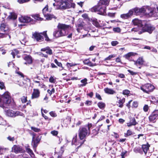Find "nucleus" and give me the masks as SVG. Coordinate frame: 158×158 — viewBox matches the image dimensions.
<instances>
[{"label": "nucleus", "instance_id": "obj_1", "mask_svg": "<svg viewBox=\"0 0 158 158\" xmlns=\"http://www.w3.org/2000/svg\"><path fill=\"white\" fill-rule=\"evenodd\" d=\"M110 0H100L97 6L92 8L90 10L92 12H98V14L105 15H106V6L109 5Z\"/></svg>", "mask_w": 158, "mask_h": 158}, {"label": "nucleus", "instance_id": "obj_2", "mask_svg": "<svg viewBox=\"0 0 158 158\" xmlns=\"http://www.w3.org/2000/svg\"><path fill=\"white\" fill-rule=\"evenodd\" d=\"M69 27V25L59 23L57 26L58 29L55 30L53 33L54 37L57 38L66 35Z\"/></svg>", "mask_w": 158, "mask_h": 158}, {"label": "nucleus", "instance_id": "obj_3", "mask_svg": "<svg viewBox=\"0 0 158 158\" xmlns=\"http://www.w3.org/2000/svg\"><path fill=\"white\" fill-rule=\"evenodd\" d=\"M11 102V97L10 93L5 92L1 96L0 95V107L3 109L8 108Z\"/></svg>", "mask_w": 158, "mask_h": 158}, {"label": "nucleus", "instance_id": "obj_4", "mask_svg": "<svg viewBox=\"0 0 158 158\" xmlns=\"http://www.w3.org/2000/svg\"><path fill=\"white\" fill-rule=\"evenodd\" d=\"M146 9H148L150 11L149 15L151 16H155L154 13V10L155 9L154 8H151L149 6H143L141 8L135 7L133 9H131L133 11V14L134 13V14L136 15H139L141 14L144 13L146 11Z\"/></svg>", "mask_w": 158, "mask_h": 158}, {"label": "nucleus", "instance_id": "obj_5", "mask_svg": "<svg viewBox=\"0 0 158 158\" xmlns=\"http://www.w3.org/2000/svg\"><path fill=\"white\" fill-rule=\"evenodd\" d=\"M53 5L56 9H65L69 8V3L66 0H54Z\"/></svg>", "mask_w": 158, "mask_h": 158}, {"label": "nucleus", "instance_id": "obj_6", "mask_svg": "<svg viewBox=\"0 0 158 158\" xmlns=\"http://www.w3.org/2000/svg\"><path fill=\"white\" fill-rule=\"evenodd\" d=\"M90 126L88 125L85 127H83L80 129L79 132V136L80 139L82 140L84 139L87 135L88 131L89 130Z\"/></svg>", "mask_w": 158, "mask_h": 158}, {"label": "nucleus", "instance_id": "obj_7", "mask_svg": "<svg viewBox=\"0 0 158 158\" xmlns=\"http://www.w3.org/2000/svg\"><path fill=\"white\" fill-rule=\"evenodd\" d=\"M140 89L143 92L148 94L153 91L155 89V87L151 84L148 83L140 87Z\"/></svg>", "mask_w": 158, "mask_h": 158}, {"label": "nucleus", "instance_id": "obj_8", "mask_svg": "<svg viewBox=\"0 0 158 158\" xmlns=\"http://www.w3.org/2000/svg\"><path fill=\"white\" fill-rule=\"evenodd\" d=\"M48 6L46 5L43 9L42 12L46 19L50 20L52 18H55V16L53 15L49 14L50 11L48 10Z\"/></svg>", "mask_w": 158, "mask_h": 158}, {"label": "nucleus", "instance_id": "obj_9", "mask_svg": "<svg viewBox=\"0 0 158 158\" xmlns=\"http://www.w3.org/2000/svg\"><path fill=\"white\" fill-rule=\"evenodd\" d=\"M30 134L32 135V140L31 142V144L33 146L34 150L35 149L38 144L40 141V139L38 137L35 138V135L34 133H30Z\"/></svg>", "mask_w": 158, "mask_h": 158}, {"label": "nucleus", "instance_id": "obj_10", "mask_svg": "<svg viewBox=\"0 0 158 158\" xmlns=\"http://www.w3.org/2000/svg\"><path fill=\"white\" fill-rule=\"evenodd\" d=\"M43 32L39 33L37 32H34L32 34V37L36 41L41 42L44 40L43 36Z\"/></svg>", "mask_w": 158, "mask_h": 158}, {"label": "nucleus", "instance_id": "obj_11", "mask_svg": "<svg viewBox=\"0 0 158 158\" xmlns=\"http://www.w3.org/2000/svg\"><path fill=\"white\" fill-rule=\"evenodd\" d=\"M155 27L150 24H146L143 27H142L141 29H142L143 32H147L151 34L155 29Z\"/></svg>", "mask_w": 158, "mask_h": 158}, {"label": "nucleus", "instance_id": "obj_12", "mask_svg": "<svg viewBox=\"0 0 158 158\" xmlns=\"http://www.w3.org/2000/svg\"><path fill=\"white\" fill-rule=\"evenodd\" d=\"M158 116V110H155L149 117L150 122L154 123L156 121V118Z\"/></svg>", "mask_w": 158, "mask_h": 158}, {"label": "nucleus", "instance_id": "obj_13", "mask_svg": "<svg viewBox=\"0 0 158 158\" xmlns=\"http://www.w3.org/2000/svg\"><path fill=\"white\" fill-rule=\"evenodd\" d=\"M32 19L28 16H22L19 18V21L22 23H27L30 22Z\"/></svg>", "mask_w": 158, "mask_h": 158}, {"label": "nucleus", "instance_id": "obj_14", "mask_svg": "<svg viewBox=\"0 0 158 158\" xmlns=\"http://www.w3.org/2000/svg\"><path fill=\"white\" fill-rule=\"evenodd\" d=\"M40 91L37 89H34L32 94L31 98L32 99L38 98L40 96Z\"/></svg>", "mask_w": 158, "mask_h": 158}, {"label": "nucleus", "instance_id": "obj_15", "mask_svg": "<svg viewBox=\"0 0 158 158\" xmlns=\"http://www.w3.org/2000/svg\"><path fill=\"white\" fill-rule=\"evenodd\" d=\"M22 151V148L19 145H15L12 148V151L16 153L21 152Z\"/></svg>", "mask_w": 158, "mask_h": 158}, {"label": "nucleus", "instance_id": "obj_16", "mask_svg": "<svg viewBox=\"0 0 158 158\" xmlns=\"http://www.w3.org/2000/svg\"><path fill=\"white\" fill-rule=\"evenodd\" d=\"M133 24L135 25H137L139 27V29H141L143 26L141 20H139L137 19H135L132 20Z\"/></svg>", "mask_w": 158, "mask_h": 158}, {"label": "nucleus", "instance_id": "obj_17", "mask_svg": "<svg viewBox=\"0 0 158 158\" xmlns=\"http://www.w3.org/2000/svg\"><path fill=\"white\" fill-rule=\"evenodd\" d=\"M133 15V11L132 10H130L128 12L127 14L121 15L120 17L121 18L126 19L130 17Z\"/></svg>", "mask_w": 158, "mask_h": 158}, {"label": "nucleus", "instance_id": "obj_18", "mask_svg": "<svg viewBox=\"0 0 158 158\" xmlns=\"http://www.w3.org/2000/svg\"><path fill=\"white\" fill-rule=\"evenodd\" d=\"M125 101V98H123L121 99L119 98L116 102L117 103V105L118 107L122 108L123 106V104Z\"/></svg>", "mask_w": 158, "mask_h": 158}, {"label": "nucleus", "instance_id": "obj_19", "mask_svg": "<svg viewBox=\"0 0 158 158\" xmlns=\"http://www.w3.org/2000/svg\"><path fill=\"white\" fill-rule=\"evenodd\" d=\"M24 59L26 61L24 63L25 64H30L32 63V59L31 56L30 55H26L23 57Z\"/></svg>", "mask_w": 158, "mask_h": 158}, {"label": "nucleus", "instance_id": "obj_20", "mask_svg": "<svg viewBox=\"0 0 158 158\" xmlns=\"http://www.w3.org/2000/svg\"><path fill=\"white\" fill-rule=\"evenodd\" d=\"M104 90L106 93L108 94H114L116 93L115 91L111 88H106L104 89Z\"/></svg>", "mask_w": 158, "mask_h": 158}, {"label": "nucleus", "instance_id": "obj_21", "mask_svg": "<svg viewBox=\"0 0 158 158\" xmlns=\"http://www.w3.org/2000/svg\"><path fill=\"white\" fill-rule=\"evenodd\" d=\"M84 25V23L82 21L81 22L80 21H79L77 22L76 26L77 27V30L78 32H80V30L82 29Z\"/></svg>", "mask_w": 158, "mask_h": 158}, {"label": "nucleus", "instance_id": "obj_22", "mask_svg": "<svg viewBox=\"0 0 158 158\" xmlns=\"http://www.w3.org/2000/svg\"><path fill=\"white\" fill-rule=\"evenodd\" d=\"M144 60L142 57H139L135 62V64L137 66L142 65L144 63Z\"/></svg>", "mask_w": 158, "mask_h": 158}, {"label": "nucleus", "instance_id": "obj_23", "mask_svg": "<svg viewBox=\"0 0 158 158\" xmlns=\"http://www.w3.org/2000/svg\"><path fill=\"white\" fill-rule=\"evenodd\" d=\"M1 30L3 32H6L9 30V27L7 25L4 23H2L0 26Z\"/></svg>", "mask_w": 158, "mask_h": 158}, {"label": "nucleus", "instance_id": "obj_24", "mask_svg": "<svg viewBox=\"0 0 158 158\" xmlns=\"http://www.w3.org/2000/svg\"><path fill=\"white\" fill-rule=\"evenodd\" d=\"M85 64H87L90 66H93L96 65L95 63H93L90 61L89 59H86L83 61Z\"/></svg>", "mask_w": 158, "mask_h": 158}, {"label": "nucleus", "instance_id": "obj_25", "mask_svg": "<svg viewBox=\"0 0 158 158\" xmlns=\"http://www.w3.org/2000/svg\"><path fill=\"white\" fill-rule=\"evenodd\" d=\"M150 145L148 144H143L142 145V148L145 154H146L149 149Z\"/></svg>", "mask_w": 158, "mask_h": 158}, {"label": "nucleus", "instance_id": "obj_26", "mask_svg": "<svg viewBox=\"0 0 158 158\" xmlns=\"http://www.w3.org/2000/svg\"><path fill=\"white\" fill-rule=\"evenodd\" d=\"M6 114L8 116L15 117V111L12 110H8L6 111Z\"/></svg>", "mask_w": 158, "mask_h": 158}, {"label": "nucleus", "instance_id": "obj_27", "mask_svg": "<svg viewBox=\"0 0 158 158\" xmlns=\"http://www.w3.org/2000/svg\"><path fill=\"white\" fill-rule=\"evenodd\" d=\"M17 18V15L13 12L10 13V15L8 16L7 19H15Z\"/></svg>", "mask_w": 158, "mask_h": 158}, {"label": "nucleus", "instance_id": "obj_28", "mask_svg": "<svg viewBox=\"0 0 158 158\" xmlns=\"http://www.w3.org/2000/svg\"><path fill=\"white\" fill-rule=\"evenodd\" d=\"M33 81L35 83H36L35 86L38 87L40 88H43L44 86L42 83H41L39 81H36L35 80H33Z\"/></svg>", "mask_w": 158, "mask_h": 158}, {"label": "nucleus", "instance_id": "obj_29", "mask_svg": "<svg viewBox=\"0 0 158 158\" xmlns=\"http://www.w3.org/2000/svg\"><path fill=\"white\" fill-rule=\"evenodd\" d=\"M21 35V36L22 37L21 40L23 42L25 43L27 41V38H28L27 35L25 34H24L23 33Z\"/></svg>", "mask_w": 158, "mask_h": 158}, {"label": "nucleus", "instance_id": "obj_30", "mask_svg": "<svg viewBox=\"0 0 158 158\" xmlns=\"http://www.w3.org/2000/svg\"><path fill=\"white\" fill-rule=\"evenodd\" d=\"M133 133L131 130H128L127 131V132L125 133L124 136L125 137H127L131 135H133Z\"/></svg>", "mask_w": 158, "mask_h": 158}, {"label": "nucleus", "instance_id": "obj_31", "mask_svg": "<svg viewBox=\"0 0 158 158\" xmlns=\"http://www.w3.org/2000/svg\"><path fill=\"white\" fill-rule=\"evenodd\" d=\"M87 79L86 78H84V79L82 80L81 81V82L82 83V84L80 85V87H83L85 86L87 83Z\"/></svg>", "mask_w": 158, "mask_h": 158}, {"label": "nucleus", "instance_id": "obj_32", "mask_svg": "<svg viewBox=\"0 0 158 158\" xmlns=\"http://www.w3.org/2000/svg\"><path fill=\"white\" fill-rule=\"evenodd\" d=\"M98 106L100 109H103L105 108V104L103 102H99L98 103Z\"/></svg>", "mask_w": 158, "mask_h": 158}, {"label": "nucleus", "instance_id": "obj_33", "mask_svg": "<svg viewBox=\"0 0 158 158\" xmlns=\"http://www.w3.org/2000/svg\"><path fill=\"white\" fill-rule=\"evenodd\" d=\"M26 150L27 152L31 156H34V154L32 150H31L29 148L28 146L26 147Z\"/></svg>", "mask_w": 158, "mask_h": 158}, {"label": "nucleus", "instance_id": "obj_34", "mask_svg": "<svg viewBox=\"0 0 158 158\" xmlns=\"http://www.w3.org/2000/svg\"><path fill=\"white\" fill-rule=\"evenodd\" d=\"M19 116H22L23 117H24L25 116L24 114L21 112L19 111H15V117Z\"/></svg>", "mask_w": 158, "mask_h": 158}, {"label": "nucleus", "instance_id": "obj_35", "mask_svg": "<svg viewBox=\"0 0 158 158\" xmlns=\"http://www.w3.org/2000/svg\"><path fill=\"white\" fill-rule=\"evenodd\" d=\"M34 18L37 20L41 21L43 20V19L40 17L39 14L35 15L34 16Z\"/></svg>", "mask_w": 158, "mask_h": 158}, {"label": "nucleus", "instance_id": "obj_36", "mask_svg": "<svg viewBox=\"0 0 158 158\" xmlns=\"http://www.w3.org/2000/svg\"><path fill=\"white\" fill-rule=\"evenodd\" d=\"M135 152L136 153H139L141 154L143 153V151L142 149L139 148H136L134 150Z\"/></svg>", "mask_w": 158, "mask_h": 158}, {"label": "nucleus", "instance_id": "obj_37", "mask_svg": "<svg viewBox=\"0 0 158 158\" xmlns=\"http://www.w3.org/2000/svg\"><path fill=\"white\" fill-rule=\"evenodd\" d=\"M116 56V55L115 54H114L113 55H109L108 57L106 58L104 60H110L111 59L113 58Z\"/></svg>", "mask_w": 158, "mask_h": 158}, {"label": "nucleus", "instance_id": "obj_38", "mask_svg": "<svg viewBox=\"0 0 158 158\" xmlns=\"http://www.w3.org/2000/svg\"><path fill=\"white\" fill-rule=\"evenodd\" d=\"M129 122H130L133 126H135L137 123L136 122L135 119L134 118H131Z\"/></svg>", "mask_w": 158, "mask_h": 158}, {"label": "nucleus", "instance_id": "obj_39", "mask_svg": "<svg viewBox=\"0 0 158 158\" xmlns=\"http://www.w3.org/2000/svg\"><path fill=\"white\" fill-rule=\"evenodd\" d=\"M19 53V52L17 50L15 49L12 52L11 54L12 55L13 58H15V55H17Z\"/></svg>", "mask_w": 158, "mask_h": 158}, {"label": "nucleus", "instance_id": "obj_40", "mask_svg": "<svg viewBox=\"0 0 158 158\" xmlns=\"http://www.w3.org/2000/svg\"><path fill=\"white\" fill-rule=\"evenodd\" d=\"M72 144L76 145H79L78 142H77L76 136H75V137L73 138L72 142Z\"/></svg>", "mask_w": 158, "mask_h": 158}, {"label": "nucleus", "instance_id": "obj_41", "mask_svg": "<svg viewBox=\"0 0 158 158\" xmlns=\"http://www.w3.org/2000/svg\"><path fill=\"white\" fill-rule=\"evenodd\" d=\"M93 24L96 27H98L100 26V25L98 23V22L96 19H94L92 21Z\"/></svg>", "mask_w": 158, "mask_h": 158}, {"label": "nucleus", "instance_id": "obj_42", "mask_svg": "<svg viewBox=\"0 0 158 158\" xmlns=\"http://www.w3.org/2000/svg\"><path fill=\"white\" fill-rule=\"evenodd\" d=\"M133 55L134 53L130 52L125 55L124 56L126 59H128L131 56Z\"/></svg>", "mask_w": 158, "mask_h": 158}, {"label": "nucleus", "instance_id": "obj_43", "mask_svg": "<svg viewBox=\"0 0 158 158\" xmlns=\"http://www.w3.org/2000/svg\"><path fill=\"white\" fill-rule=\"evenodd\" d=\"M7 149V148H4L3 147H0V155L2 154L5 152Z\"/></svg>", "mask_w": 158, "mask_h": 158}, {"label": "nucleus", "instance_id": "obj_44", "mask_svg": "<svg viewBox=\"0 0 158 158\" xmlns=\"http://www.w3.org/2000/svg\"><path fill=\"white\" fill-rule=\"evenodd\" d=\"M31 129L32 130L36 132H38L40 131V129L33 127H31Z\"/></svg>", "mask_w": 158, "mask_h": 158}, {"label": "nucleus", "instance_id": "obj_45", "mask_svg": "<svg viewBox=\"0 0 158 158\" xmlns=\"http://www.w3.org/2000/svg\"><path fill=\"white\" fill-rule=\"evenodd\" d=\"M138 105V103L136 101H134L133 102L132 105V107L136 108Z\"/></svg>", "mask_w": 158, "mask_h": 158}, {"label": "nucleus", "instance_id": "obj_46", "mask_svg": "<svg viewBox=\"0 0 158 158\" xmlns=\"http://www.w3.org/2000/svg\"><path fill=\"white\" fill-rule=\"evenodd\" d=\"M49 81L52 83H55L56 82V78H54L52 76H51L49 78Z\"/></svg>", "mask_w": 158, "mask_h": 158}, {"label": "nucleus", "instance_id": "obj_47", "mask_svg": "<svg viewBox=\"0 0 158 158\" xmlns=\"http://www.w3.org/2000/svg\"><path fill=\"white\" fill-rule=\"evenodd\" d=\"M149 109V107L147 105H145L143 107V111L145 112H148Z\"/></svg>", "mask_w": 158, "mask_h": 158}, {"label": "nucleus", "instance_id": "obj_48", "mask_svg": "<svg viewBox=\"0 0 158 158\" xmlns=\"http://www.w3.org/2000/svg\"><path fill=\"white\" fill-rule=\"evenodd\" d=\"M113 30L114 32L117 33H119L121 31L120 29L118 27L113 28Z\"/></svg>", "mask_w": 158, "mask_h": 158}, {"label": "nucleus", "instance_id": "obj_49", "mask_svg": "<svg viewBox=\"0 0 158 158\" xmlns=\"http://www.w3.org/2000/svg\"><path fill=\"white\" fill-rule=\"evenodd\" d=\"M130 91L127 89L123 90V94L124 95H128L130 93Z\"/></svg>", "mask_w": 158, "mask_h": 158}, {"label": "nucleus", "instance_id": "obj_50", "mask_svg": "<svg viewBox=\"0 0 158 158\" xmlns=\"http://www.w3.org/2000/svg\"><path fill=\"white\" fill-rule=\"evenodd\" d=\"M21 99L23 103H25L27 101V98L25 96H23Z\"/></svg>", "mask_w": 158, "mask_h": 158}, {"label": "nucleus", "instance_id": "obj_51", "mask_svg": "<svg viewBox=\"0 0 158 158\" xmlns=\"http://www.w3.org/2000/svg\"><path fill=\"white\" fill-rule=\"evenodd\" d=\"M30 0H18V2L22 4L26 2L30 1Z\"/></svg>", "mask_w": 158, "mask_h": 158}, {"label": "nucleus", "instance_id": "obj_52", "mask_svg": "<svg viewBox=\"0 0 158 158\" xmlns=\"http://www.w3.org/2000/svg\"><path fill=\"white\" fill-rule=\"evenodd\" d=\"M50 115L53 117H56L57 116V114L55 111H51L49 113Z\"/></svg>", "mask_w": 158, "mask_h": 158}, {"label": "nucleus", "instance_id": "obj_53", "mask_svg": "<svg viewBox=\"0 0 158 158\" xmlns=\"http://www.w3.org/2000/svg\"><path fill=\"white\" fill-rule=\"evenodd\" d=\"M46 53L49 55H52V50L49 47V48H48L46 51Z\"/></svg>", "mask_w": 158, "mask_h": 158}, {"label": "nucleus", "instance_id": "obj_54", "mask_svg": "<svg viewBox=\"0 0 158 158\" xmlns=\"http://www.w3.org/2000/svg\"><path fill=\"white\" fill-rule=\"evenodd\" d=\"M55 63L59 67H62V64L60 62H59L57 59H55L54 60Z\"/></svg>", "mask_w": 158, "mask_h": 158}, {"label": "nucleus", "instance_id": "obj_55", "mask_svg": "<svg viewBox=\"0 0 158 158\" xmlns=\"http://www.w3.org/2000/svg\"><path fill=\"white\" fill-rule=\"evenodd\" d=\"M118 44V42L117 41H113L111 42V44L112 46H115Z\"/></svg>", "mask_w": 158, "mask_h": 158}, {"label": "nucleus", "instance_id": "obj_56", "mask_svg": "<svg viewBox=\"0 0 158 158\" xmlns=\"http://www.w3.org/2000/svg\"><path fill=\"white\" fill-rule=\"evenodd\" d=\"M43 35L44 36L45 38V40H46L47 41H48L49 40V39L47 35L46 31L43 32Z\"/></svg>", "mask_w": 158, "mask_h": 158}, {"label": "nucleus", "instance_id": "obj_57", "mask_svg": "<svg viewBox=\"0 0 158 158\" xmlns=\"http://www.w3.org/2000/svg\"><path fill=\"white\" fill-rule=\"evenodd\" d=\"M77 64L75 63H67L66 65L69 67V66L70 67H72L77 65Z\"/></svg>", "mask_w": 158, "mask_h": 158}, {"label": "nucleus", "instance_id": "obj_58", "mask_svg": "<svg viewBox=\"0 0 158 158\" xmlns=\"http://www.w3.org/2000/svg\"><path fill=\"white\" fill-rule=\"evenodd\" d=\"M85 104L87 106H90L92 104V102L91 101L87 100L85 102Z\"/></svg>", "mask_w": 158, "mask_h": 158}, {"label": "nucleus", "instance_id": "obj_59", "mask_svg": "<svg viewBox=\"0 0 158 158\" xmlns=\"http://www.w3.org/2000/svg\"><path fill=\"white\" fill-rule=\"evenodd\" d=\"M117 76L118 77L121 78H124L125 77V75L123 73H118Z\"/></svg>", "mask_w": 158, "mask_h": 158}, {"label": "nucleus", "instance_id": "obj_60", "mask_svg": "<svg viewBox=\"0 0 158 158\" xmlns=\"http://www.w3.org/2000/svg\"><path fill=\"white\" fill-rule=\"evenodd\" d=\"M51 133L54 136H56L58 134V131L55 130L52 131H51Z\"/></svg>", "mask_w": 158, "mask_h": 158}, {"label": "nucleus", "instance_id": "obj_61", "mask_svg": "<svg viewBox=\"0 0 158 158\" xmlns=\"http://www.w3.org/2000/svg\"><path fill=\"white\" fill-rule=\"evenodd\" d=\"M7 139L10 141H13L15 140V138L14 137L9 136L7 137Z\"/></svg>", "mask_w": 158, "mask_h": 158}, {"label": "nucleus", "instance_id": "obj_62", "mask_svg": "<svg viewBox=\"0 0 158 158\" xmlns=\"http://www.w3.org/2000/svg\"><path fill=\"white\" fill-rule=\"evenodd\" d=\"M5 87L4 83L3 82H0V88L1 89H3Z\"/></svg>", "mask_w": 158, "mask_h": 158}, {"label": "nucleus", "instance_id": "obj_63", "mask_svg": "<svg viewBox=\"0 0 158 158\" xmlns=\"http://www.w3.org/2000/svg\"><path fill=\"white\" fill-rule=\"evenodd\" d=\"M96 97L98 99H99L100 100H102V98L101 97V96L98 94L97 93H96Z\"/></svg>", "mask_w": 158, "mask_h": 158}, {"label": "nucleus", "instance_id": "obj_64", "mask_svg": "<svg viewBox=\"0 0 158 158\" xmlns=\"http://www.w3.org/2000/svg\"><path fill=\"white\" fill-rule=\"evenodd\" d=\"M132 101V100H130L126 104V106L129 109L131 107L130 104Z\"/></svg>", "mask_w": 158, "mask_h": 158}]
</instances>
